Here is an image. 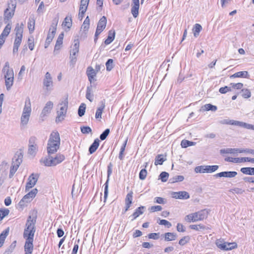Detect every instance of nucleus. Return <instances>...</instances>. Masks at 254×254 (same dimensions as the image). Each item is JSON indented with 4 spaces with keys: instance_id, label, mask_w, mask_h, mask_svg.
<instances>
[{
    "instance_id": "obj_6",
    "label": "nucleus",
    "mask_w": 254,
    "mask_h": 254,
    "mask_svg": "<svg viewBox=\"0 0 254 254\" xmlns=\"http://www.w3.org/2000/svg\"><path fill=\"white\" fill-rule=\"evenodd\" d=\"M15 31L16 32V37L14 40L13 49V53L14 54L18 52V48L22 41L23 24L21 23L20 26H19V24H17L15 28Z\"/></svg>"
},
{
    "instance_id": "obj_26",
    "label": "nucleus",
    "mask_w": 254,
    "mask_h": 254,
    "mask_svg": "<svg viewBox=\"0 0 254 254\" xmlns=\"http://www.w3.org/2000/svg\"><path fill=\"white\" fill-rule=\"evenodd\" d=\"M165 241H174L177 238V235L175 233L167 232L164 234Z\"/></svg>"
},
{
    "instance_id": "obj_9",
    "label": "nucleus",
    "mask_w": 254,
    "mask_h": 254,
    "mask_svg": "<svg viewBox=\"0 0 254 254\" xmlns=\"http://www.w3.org/2000/svg\"><path fill=\"white\" fill-rule=\"evenodd\" d=\"M15 7V2L11 0L10 2L8 3L7 8L4 12V21L5 23H7L8 21L14 15Z\"/></svg>"
},
{
    "instance_id": "obj_35",
    "label": "nucleus",
    "mask_w": 254,
    "mask_h": 254,
    "mask_svg": "<svg viewBox=\"0 0 254 254\" xmlns=\"http://www.w3.org/2000/svg\"><path fill=\"white\" fill-rule=\"evenodd\" d=\"M37 150H38L37 145H29V148H28V154H29L32 155V156H35Z\"/></svg>"
},
{
    "instance_id": "obj_41",
    "label": "nucleus",
    "mask_w": 254,
    "mask_h": 254,
    "mask_svg": "<svg viewBox=\"0 0 254 254\" xmlns=\"http://www.w3.org/2000/svg\"><path fill=\"white\" fill-rule=\"evenodd\" d=\"M92 92V86H88L87 87L86 93V98L89 100L90 102H92L93 100V94H91Z\"/></svg>"
},
{
    "instance_id": "obj_8",
    "label": "nucleus",
    "mask_w": 254,
    "mask_h": 254,
    "mask_svg": "<svg viewBox=\"0 0 254 254\" xmlns=\"http://www.w3.org/2000/svg\"><path fill=\"white\" fill-rule=\"evenodd\" d=\"M37 192L38 190L37 189H33L23 197L19 201L18 205L21 207H24L27 203L30 202L32 200V199L35 197Z\"/></svg>"
},
{
    "instance_id": "obj_21",
    "label": "nucleus",
    "mask_w": 254,
    "mask_h": 254,
    "mask_svg": "<svg viewBox=\"0 0 254 254\" xmlns=\"http://www.w3.org/2000/svg\"><path fill=\"white\" fill-rule=\"evenodd\" d=\"M33 240H26L24 246L25 254H31L33 250Z\"/></svg>"
},
{
    "instance_id": "obj_14",
    "label": "nucleus",
    "mask_w": 254,
    "mask_h": 254,
    "mask_svg": "<svg viewBox=\"0 0 254 254\" xmlns=\"http://www.w3.org/2000/svg\"><path fill=\"white\" fill-rule=\"evenodd\" d=\"M172 195V197L176 199H187L190 198L189 193L186 191L173 192Z\"/></svg>"
},
{
    "instance_id": "obj_56",
    "label": "nucleus",
    "mask_w": 254,
    "mask_h": 254,
    "mask_svg": "<svg viewBox=\"0 0 254 254\" xmlns=\"http://www.w3.org/2000/svg\"><path fill=\"white\" fill-rule=\"evenodd\" d=\"M110 129L109 128H107L100 135V138L101 140H105L107 137L108 136V135H109V133H110Z\"/></svg>"
},
{
    "instance_id": "obj_20",
    "label": "nucleus",
    "mask_w": 254,
    "mask_h": 254,
    "mask_svg": "<svg viewBox=\"0 0 254 254\" xmlns=\"http://www.w3.org/2000/svg\"><path fill=\"white\" fill-rule=\"evenodd\" d=\"M251 158L249 157H242V158H231L228 157L225 159V160L227 162H235V163H241L244 162H251Z\"/></svg>"
},
{
    "instance_id": "obj_15",
    "label": "nucleus",
    "mask_w": 254,
    "mask_h": 254,
    "mask_svg": "<svg viewBox=\"0 0 254 254\" xmlns=\"http://www.w3.org/2000/svg\"><path fill=\"white\" fill-rule=\"evenodd\" d=\"M2 71L4 74V78L14 77L13 69L10 68L9 64L8 62L5 63L4 66L3 67Z\"/></svg>"
},
{
    "instance_id": "obj_60",
    "label": "nucleus",
    "mask_w": 254,
    "mask_h": 254,
    "mask_svg": "<svg viewBox=\"0 0 254 254\" xmlns=\"http://www.w3.org/2000/svg\"><path fill=\"white\" fill-rule=\"evenodd\" d=\"M147 175V171L145 169H142L139 173V177L141 180H143L145 179Z\"/></svg>"
},
{
    "instance_id": "obj_62",
    "label": "nucleus",
    "mask_w": 254,
    "mask_h": 254,
    "mask_svg": "<svg viewBox=\"0 0 254 254\" xmlns=\"http://www.w3.org/2000/svg\"><path fill=\"white\" fill-rule=\"evenodd\" d=\"M9 213V210L7 208H1V214L2 216H1V220L7 216Z\"/></svg>"
},
{
    "instance_id": "obj_23",
    "label": "nucleus",
    "mask_w": 254,
    "mask_h": 254,
    "mask_svg": "<svg viewBox=\"0 0 254 254\" xmlns=\"http://www.w3.org/2000/svg\"><path fill=\"white\" fill-rule=\"evenodd\" d=\"M100 106L97 108L95 114L96 119H101L102 118V114L105 107V100L104 99L100 102Z\"/></svg>"
},
{
    "instance_id": "obj_40",
    "label": "nucleus",
    "mask_w": 254,
    "mask_h": 254,
    "mask_svg": "<svg viewBox=\"0 0 254 254\" xmlns=\"http://www.w3.org/2000/svg\"><path fill=\"white\" fill-rule=\"evenodd\" d=\"M219 168L218 165H205V169L206 173H212L216 171Z\"/></svg>"
},
{
    "instance_id": "obj_45",
    "label": "nucleus",
    "mask_w": 254,
    "mask_h": 254,
    "mask_svg": "<svg viewBox=\"0 0 254 254\" xmlns=\"http://www.w3.org/2000/svg\"><path fill=\"white\" fill-rule=\"evenodd\" d=\"M165 160L162 155H158L155 158L154 164L155 165H162Z\"/></svg>"
},
{
    "instance_id": "obj_30",
    "label": "nucleus",
    "mask_w": 254,
    "mask_h": 254,
    "mask_svg": "<svg viewBox=\"0 0 254 254\" xmlns=\"http://www.w3.org/2000/svg\"><path fill=\"white\" fill-rule=\"evenodd\" d=\"M58 23V20L55 19L54 20V22L51 24V27L50 28V31H51V32L49 33V34H52V36L54 37L55 35L56 30H57V26Z\"/></svg>"
},
{
    "instance_id": "obj_54",
    "label": "nucleus",
    "mask_w": 254,
    "mask_h": 254,
    "mask_svg": "<svg viewBox=\"0 0 254 254\" xmlns=\"http://www.w3.org/2000/svg\"><path fill=\"white\" fill-rule=\"evenodd\" d=\"M226 251L231 250L237 247L236 243H227L226 242Z\"/></svg>"
},
{
    "instance_id": "obj_39",
    "label": "nucleus",
    "mask_w": 254,
    "mask_h": 254,
    "mask_svg": "<svg viewBox=\"0 0 254 254\" xmlns=\"http://www.w3.org/2000/svg\"><path fill=\"white\" fill-rule=\"evenodd\" d=\"M189 227L191 229L196 231L204 230L206 229V226L202 224L190 225Z\"/></svg>"
},
{
    "instance_id": "obj_50",
    "label": "nucleus",
    "mask_w": 254,
    "mask_h": 254,
    "mask_svg": "<svg viewBox=\"0 0 254 254\" xmlns=\"http://www.w3.org/2000/svg\"><path fill=\"white\" fill-rule=\"evenodd\" d=\"M247 123L240 122L238 121L232 120L231 125L241 127L244 128H247Z\"/></svg>"
},
{
    "instance_id": "obj_11",
    "label": "nucleus",
    "mask_w": 254,
    "mask_h": 254,
    "mask_svg": "<svg viewBox=\"0 0 254 254\" xmlns=\"http://www.w3.org/2000/svg\"><path fill=\"white\" fill-rule=\"evenodd\" d=\"M39 175L38 174L32 173L28 178V182L26 183L25 187V190L28 191L30 189L33 188L36 184Z\"/></svg>"
},
{
    "instance_id": "obj_37",
    "label": "nucleus",
    "mask_w": 254,
    "mask_h": 254,
    "mask_svg": "<svg viewBox=\"0 0 254 254\" xmlns=\"http://www.w3.org/2000/svg\"><path fill=\"white\" fill-rule=\"evenodd\" d=\"M14 77L5 78V83L7 90H9L13 83Z\"/></svg>"
},
{
    "instance_id": "obj_43",
    "label": "nucleus",
    "mask_w": 254,
    "mask_h": 254,
    "mask_svg": "<svg viewBox=\"0 0 254 254\" xmlns=\"http://www.w3.org/2000/svg\"><path fill=\"white\" fill-rule=\"evenodd\" d=\"M184 180L183 176H176L170 179L169 182L170 183H174L178 182H182Z\"/></svg>"
},
{
    "instance_id": "obj_55",
    "label": "nucleus",
    "mask_w": 254,
    "mask_h": 254,
    "mask_svg": "<svg viewBox=\"0 0 254 254\" xmlns=\"http://www.w3.org/2000/svg\"><path fill=\"white\" fill-rule=\"evenodd\" d=\"M106 66L107 70L110 71L113 68V60L109 59L106 63Z\"/></svg>"
},
{
    "instance_id": "obj_19",
    "label": "nucleus",
    "mask_w": 254,
    "mask_h": 254,
    "mask_svg": "<svg viewBox=\"0 0 254 254\" xmlns=\"http://www.w3.org/2000/svg\"><path fill=\"white\" fill-rule=\"evenodd\" d=\"M64 32L61 33L58 36L57 40L55 46L54 51V54L56 55L58 53V51L60 49L61 46L63 44V41L64 38Z\"/></svg>"
},
{
    "instance_id": "obj_58",
    "label": "nucleus",
    "mask_w": 254,
    "mask_h": 254,
    "mask_svg": "<svg viewBox=\"0 0 254 254\" xmlns=\"http://www.w3.org/2000/svg\"><path fill=\"white\" fill-rule=\"evenodd\" d=\"M242 96L245 98H250L251 96V92L248 89H245L242 90Z\"/></svg>"
},
{
    "instance_id": "obj_48",
    "label": "nucleus",
    "mask_w": 254,
    "mask_h": 254,
    "mask_svg": "<svg viewBox=\"0 0 254 254\" xmlns=\"http://www.w3.org/2000/svg\"><path fill=\"white\" fill-rule=\"evenodd\" d=\"M216 245L217 247L221 250L226 251V242H224L221 240H217L216 242Z\"/></svg>"
},
{
    "instance_id": "obj_57",
    "label": "nucleus",
    "mask_w": 254,
    "mask_h": 254,
    "mask_svg": "<svg viewBox=\"0 0 254 254\" xmlns=\"http://www.w3.org/2000/svg\"><path fill=\"white\" fill-rule=\"evenodd\" d=\"M81 131L83 134H87L92 132L91 128L88 126H83L80 127Z\"/></svg>"
},
{
    "instance_id": "obj_12",
    "label": "nucleus",
    "mask_w": 254,
    "mask_h": 254,
    "mask_svg": "<svg viewBox=\"0 0 254 254\" xmlns=\"http://www.w3.org/2000/svg\"><path fill=\"white\" fill-rule=\"evenodd\" d=\"M195 222L202 221L206 219L208 215V211L206 209H202L193 213Z\"/></svg>"
},
{
    "instance_id": "obj_28",
    "label": "nucleus",
    "mask_w": 254,
    "mask_h": 254,
    "mask_svg": "<svg viewBox=\"0 0 254 254\" xmlns=\"http://www.w3.org/2000/svg\"><path fill=\"white\" fill-rule=\"evenodd\" d=\"M73 45L71 47L70 54H72L73 56H76L79 52V42L78 40H74Z\"/></svg>"
},
{
    "instance_id": "obj_44",
    "label": "nucleus",
    "mask_w": 254,
    "mask_h": 254,
    "mask_svg": "<svg viewBox=\"0 0 254 254\" xmlns=\"http://www.w3.org/2000/svg\"><path fill=\"white\" fill-rule=\"evenodd\" d=\"M86 105L84 103H82L79 106L78 110V116L80 117H82L85 112Z\"/></svg>"
},
{
    "instance_id": "obj_22",
    "label": "nucleus",
    "mask_w": 254,
    "mask_h": 254,
    "mask_svg": "<svg viewBox=\"0 0 254 254\" xmlns=\"http://www.w3.org/2000/svg\"><path fill=\"white\" fill-rule=\"evenodd\" d=\"M145 209V207L143 206H141L138 207L135 210L134 213L129 217H132L131 220L133 221L137 217H138L140 215L142 214Z\"/></svg>"
},
{
    "instance_id": "obj_13",
    "label": "nucleus",
    "mask_w": 254,
    "mask_h": 254,
    "mask_svg": "<svg viewBox=\"0 0 254 254\" xmlns=\"http://www.w3.org/2000/svg\"><path fill=\"white\" fill-rule=\"evenodd\" d=\"M112 167L113 165L111 163H110L109 165L108 166V170H107V180L106 181L105 184V188H104V201H106L108 194V183L109 180V177L112 173Z\"/></svg>"
},
{
    "instance_id": "obj_33",
    "label": "nucleus",
    "mask_w": 254,
    "mask_h": 254,
    "mask_svg": "<svg viewBox=\"0 0 254 254\" xmlns=\"http://www.w3.org/2000/svg\"><path fill=\"white\" fill-rule=\"evenodd\" d=\"M217 109V108L216 106L211 105L210 104H207L202 107V110L203 111H215Z\"/></svg>"
},
{
    "instance_id": "obj_16",
    "label": "nucleus",
    "mask_w": 254,
    "mask_h": 254,
    "mask_svg": "<svg viewBox=\"0 0 254 254\" xmlns=\"http://www.w3.org/2000/svg\"><path fill=\"white\" fill-rule=\"evenodd\" d=\"M53 108V103L52 101L47 102L41 112V117H44L50 114Z\"/></svg>"
},
{
    "instance_id": "obj_1",
    "label": "nucleus",
    "mask_w": 254,
    "mask_h": 254,
    "mask_svg": "<svg viewBox=\"0 0 254 254\" xmlns=\"http://www.w3.org/2000/svg\"><path fill=\"white\" fill-rule=\"evenodd\" d=\"M60 137L57 131H53L50 136L47 146V152L51 154L57 151L60 147Z\"/></svg>"
},
{
    "instance_id": "obj_25",
    "label": "nucleus",
    "mask_w": 254,
    "mask_h": 254,
    "mask_svg": "<svg viewBox=\"0 0 254 254\" xmlns=\"http://www.w3.org/2000/svg\"><path fill=\"white\" fill-rule=\"evenodd\" d=\"M115 34L114 30H111L109 31L108 37L104 42L106 45L110 44L114 40Z\"/></svg>"
},
{
    "instance_id": "obj_61",
    "label": "nucleus",
    "mask_w": 254,
    "mask_h": 254,
    "mask_svg": "<svg viewBox=\"0 0 254 254\" xmlns=\"http://www.w3.org/2000/svg\"><path fill=\"white\" fill-rule=\"evenodd\" d=\"M159 233H152L149 234L148 237L149 239L158 240L159 238Z\"/></svg>"
},
{
    "instance_id": "obj_27",
    "label": "nucleus",
    "mask_w": 254,
    "mask_h": 254,
    "mask_svg": "<svg viewBox=\"0 0 254 254\" xmlns=\"http://www.w3.org/2000/svg\"><path fill=\"white\" fill-rule=\"evenodd\" d=\"M100 140L98 138L94 140L93 143L90 145L89 148L90 154H92L96 151L99 145Z\"/></svg>"
},
{
    "instance_id": "obj_2",
    "label": "nucleus",
    "mask_w": 254,
    "mask_h": 254,
    "mask_svg": "<svg viewBox=\"0 0 254 254\" xmlns=\"http://www.w3.org/2000/svg\"><path fill=\"white\" fill-rule=\"evenodd\" d=\"M36 218L32 219L31 216H29L28 217L23 233V237L26 240H30L34 239V236L36 231Z\"/></svg>"
},
{
    "instance_id": "obj_52",
    "label": "nucleus",
    "mask_w": 254,
    "mask_h": 254,
    "mask_svg": "<svg viewBox=\"0 0 254 254\" xmlns=\"http://www.w3.org/2000/svg\"><path fill=\"white\" fill-rule=\"evenodd\" d=\"M190 238L189 236H184L179 241V244L181 246H184L190 241Z\"/></svg>"
},
{
    "instance_id": "obj_51",
    "label": "nucleus",
    "mask_w": 254,
    "mask_h": 254,
    "mask_svg": "<svg viewBox=\"0 0 254 254\" xmlns=\"http://www.w3.org/2000/svg\"><path fill=\"white\" fill-rule=\"evenodd\" d=\"M169 174L166 172H162L159 175V179L161 180L162 182H166L169 177Z\"/></svg>"
},
{
    "instance_id": "obj_42",
    "label": "nucleus",
    "mask_w": 254,
    "mask_h": 254,
    "mask_svg": "<svg viewBox=\"0 0 254 254\" xmlns=\"http://www.w3.org/2000/svg\"><path fill=\"white\" fill-rule=\"evenodd\" d=\"M133 192L130 191L127 194L125 198V204L131 205L132 203Z\"/></svg>"
},
{
    "instance_id": "obj_34",
    "label": "nucleus",
    "mask_w": 254,
    "mask_h": 254,
    "mask_svg": "<svg viewBox=\"0 0 254 254\" xmlns=\"http://www.w3.org/2000/svg\"><path fill=\"white\" fill-rule=\"evenodd\" d=\"M248 75V72L246 71H239L235 73L230 76L231 78L246 77Z\"/></svg>"
},
{
    "instance_id": "obj_64",
    "label": "nucleus",
    "mask_w": 254,
    "mask_h": 254,
    "mask_svg": "<svg viewBox=\"0 0 254 254\" xmlns=\"http://www.w3.org/2000/svg\"><path fill=\"white\" fill-rule=\"evenodd\" d=\"M159 224L160 225L166 226L168 228H170L172 226V224L170 222L164 219L160 220Z\"/></svg>"
},
{
    "instance_id": "obj_31",
    "label": "nucleus",
    "mask_w": 254,
    "mask_h": 254,
    "mask_svg": "<svg viewBox=\"0 0 254 254\" xmlns=\"http://www.w3.org/2000/svg\"><path fill=\"white\" fill-rule=\"evenodd\" d=\"M241 172L244 174L254 175V168L244 167L241 169Z\"/></svg>"
},
{
    "instance_id": "obj_3",
    "label": "nucleus",
    "mask_w": 254,
    "mask_h": 254,
    "mask_svg": "<svg viewBox=\"0 0 254 254\" xmlns=\"http://www.w3.org/2000/svg\"><path fill=\"white\" fill-rule=\"evenodd\" d=\"M65 159L64 155L58 154L55 157H53L51 154L40 160V162L44 164L45 166H55L62 162Z\"/></svg>"
},
{
    "instance_id": "obj_29",
    "label": "nucleus",
    "mask_w": 254,
    "mask_h": 254,
    "mask_svg": "<svg viewBox=\"0 0 254 254\" xmlns=\"http://www.w3.org/2000/svg\"><path fill=\"white\" fill-rule=\"evenodd\" d=\"M35 20L34 17H30L28 22V28L30 33H32L35 29Z\"/></svg>"
},
{
    "instance_id": "obj_59",
    "label": "nucleus",
    "mask_w": 254,
    "mask_h": 254,
    "mask_svg": "<svg viewBox=\"0 0 254 254\" xmlns=\"http://www.w3.org/2000/svg\"><path fill=\"white\" fill-rule=\"evenodd\" d=\"M205 165L197 166L195 168L194 171L197 173H205Z\"/></svg>"
},
{
    "instance_id": "obj_7",
    "label": "nucleus",
    "mask_w": 254,
    "mask_h": 254,
    "mask_svg": "<svg viewBox=\"0 0 254 254\" xmlns=\"http://www.w3.org/2000/svg\"><path fill=\"white\" fill-rule=\"evenodd\" d=\"M60 105H61L60 110V111H58V115L56 119V122L57 123L62 122L64 120L65 117L68 106L67 98L62 101Z\"/></svg>"
},
{
    "instance_id": "obj_17",
    "label": "nucleus",
    "mask_w": 254,
    "mask_h": 254,
    "mask_svg": "<svg viewBox=\"0 0 254 254\" xmlns=\"http://www.w3.org/2000/svg\"><path fill=\"white\" fill-rule=\"evenodd\" d=\"M237 175V173L235 171H225L217 173L214 175L217 177H225V178H234Z\"/></svg>"
},
{
    "instance_id": "obj_53",
    "label": "nucleus",
    "mask_w": 254,
    "mask_h": 254,
    "mask_svg": "<svg viewBox=\"0 0 254 254\" xmlns=\"http://www.w3.org/2000/svg\"><path fill=\"white\" fill-rule=\"evenodd\" d=\"M185 220L188 222H195L194 216L193 213L186 215L185 217Z\"/></svg>"
},
{
    "instance_id": "obj_18",
    "label": "nucleus",
    "mask_w": 254,
    "mask_h": 254,
    "mask_svg": "<svg viewBox=\"0 0 254 254\" xmlns=\"http://www.w3.org/2000/svg\"><path fill=\"white\" fill-rule=\"evenodd\" d=\"M139 0H132L131 12L134 18L137 17L138 15V9L139 7Z\"/></svg>"
},
{
    "instance_id": "obj_24",
    "label": "nucleus",
    "mask_w": 254,
    "mask_h": 254,
    "mask_svg": "<svg viewBox=\"0 0 254 254\" xmlns=\"http://www.w3.org/2000/svg\"><path fill=\"white\" fill-rule=\"evenodd\" d=\"M107 24V18L105 16H102L99 20L96 29L103 31L106 28Z\"/></svg>"
},
{
    "instance_id": "obj_10",
    "label": "nucleus",
    "mask_w": 254,
    "mask_h": 254,
    "mask_svg": "<svg viewBox=\"0 0 254 254\" xmlns=\"http://www.w3.org/2000/svg\"><path fill=\"white\" fill-rule=\"evenodd\" d=\"M43 88L45 90L49 92L52 90L53 86V79L51 74L49 72H47L45 75L43 82Z\"/></svg>"
},
{
    "instance_id": "obj_49",
    "label": "nucleus",
    "mask_w": 254,
    "mask_h": 254,
    "mask_svg": "<svg viewBox=\"0 0 254 254\" xmlns=\"http://www.w3.org/2000/svg\"><path fill=\"white\" fill-rule=\"evenodd\" d=\"M220 153L221 154L224 153H238V150L236 149V148H227V149H222L220 150Z\"/></svg>"
},
{
    "instance_id": "obj_47",
    "label": "nucleus",
    "mask_w": 254,
    "mask_h": 254,
    "mask_svg": "<svg viewBox=\"0 0 254 254\" xmlns=\"http://www.w3.org/2000/svg\"><path fill=\"white\" fill-rule=\"evenodd\" d=\"M9 232V228H7L5 230H4L2 233H1V247L2 246L4 243V239L8 235Z\"/></svg>"
},
{
    "instance_id": "obj_32",
    "label": "nucleus",
    "mask_w": 254,
    "mask_h": 254,
    "mask_svg": "<svg viewBox=\"0 0 254 254\" xmlns=\"http://www.w3.org/2000/svg\"><path fill=\"white\" fill-rule=\"evenodd\" d=\"M62 26L67 27L68 29L71 27L72 19L71 15L70 16H67L64 18L62 23Z\"/></svg>"
},
{
    "instance_id": "obj_4",
    "label": "nucleus",
    "mask_w": 254,
    "mask_h": 254,
    "mask_svg": "<svg viewBox=\"0 0 254 254\" xmlns=\"http://www.w3.org/2000/svg\"><path fill=\"white\" fill-rule=\"evenodd\" d=\"M23 154L21 150L17 151L12 158L9 178H12L22 162Z\"/></svg>"
},
{
    "instance_id": "obj_63",
    "label": "nucleus",
    "mask_w": 254,
    "mask_h": 254,
    "mask_svg": "<svg viewBox=\"0 0 254 254\" xmlns=\"http://www.w3.org/2000/svg\"><path fill=\"white\" fill-rule=\"evenodd\" d=\"M219 92L222 93V94H225L226 93H227V92L228 91H231V88L230 87H228V86H225V87H221L220 89H219Z\"/></svg>"
},
{
    "instance_id": "obj_5",
    "label": "nucleus",
    "mask_w": 254,
    "mask_h": 254,
    "mask_svg": "<svg viewBox=\"0 0 254 254\" xmlns=\"http://www.w3.org/2000/svg\"><path fill=\"white\" fill-rule=\"evenodd\" d=\"M31 111L30 99L29 97H27L25 100L24 107L20 119L21 126H25L27 125L29 121Z\"/></svg>"
},
{
    "instance_id": "obj_38",
    "label": "nucleus",
    "mask_w": 254,
    "mask_h": 254,
    "mask_svg": "<svg viewBox=\"0 0 254 254\" xmlns=\"http://www.w3.org/2000/svg\"><path fill=\"white\" fill-rule=\"evenodd\" d=\"M11 28V24L10 23H8L3 30L2 33L1 34V37H7L10 32Z\"/></svg>"
},
{
    "instance_id": "obj_36",
    "label": "nucleus",
    "mask_w": 254,
    "mask_h": 254,
    "mask_svg": "<svg viewBox=\"0 0 254 254\" xmlns=\"http://www.w3.org/2000/svg\"><path fill=\"white\" fill-rule=\"evenodd\" d=\"M202 29V27L199 24H195L192 29L193 32V35L195 37H197L199 32Z\"/></svg>"
},
{
    "instance_id": "obj_46",
    "label": "nucleus",
    "mask_w": 254,
    "mask_h": 254,
    "mask_svg": "<svg viewBox=\"0 0 254 254\" xmlns=\"http://www.w3.org/2000/svg\"><path fill=\"white\" fill-rule=\"evenodd\" d=\"M195 142L190 141L187 140H183L181 142V145L183 148H186L188 146L194 145Z\"/></svg>"
}]
</instances>
